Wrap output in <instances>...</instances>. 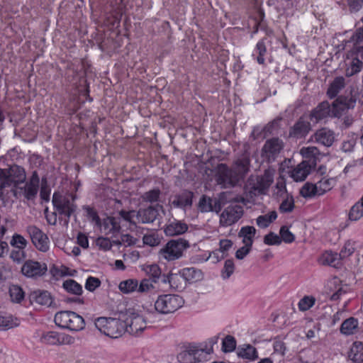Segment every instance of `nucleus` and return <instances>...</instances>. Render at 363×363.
Masks as SVG:
<instances>
[{
  "mask_svg": "<svg viewBox=\"0 0 363 363\" xmlns=\"http://www.w3.org/2000/svg\"><path fill=\"white\" fill-rule=\"evenodd\" d=\"M26 180V173L23 167L13 164L9 168H0V199L7 196V189L17 188L24 184Z\"/></svg>",
  "mask_w": 363,
  "mask_h": 363,
  "instance_id": "obj_1",
  "label": "nucleus"
},
{
  "mask_svg": "<svg viewBox=\"0 0 363 363\" xmlns=\"http://www.w3.org/2000/svg\"><path fill=\"white\" fill-rule=\"evenodd\" d=\"M96 328L111 338H118L125 333L124 321L113 318L100 317L96 320Z\"/></svg>",
  "mask_w": 363,
  "mask_h": 363,
  "instance_id": "obj_2",
  "label": "nucleus"
},
{
  "mask_svg": "<svg viewBox=\"0 0 363 363\" xmlns=\"http://www.w3.org/2000/svg\"><path fill=\"white\" fill-rule=\"evenodd\" d=\"M190 247L188 240L178 238L168 241L159 251V256L168 262L180 259L184 252Z\"/></svg>",
  "mask_w": 363,
  "mask_h": 363,
  "instance_id": "obj_3",
  "label": "nucleus"
},
{
  "mask_svg": "<svg viewBox=\"0 0 363 363\" xmlns=\"http://www.w3.org/2000/svg\"><path fill=\"white\" fill-rule=\"evenodd\" d=\"M274 170L268 169L261 176H251L247 179L245 188L254 195L264 194L274 181Z\"/></svg>",
  "mask_w": 363,
  "mask_h": 363,
  "instance_id": "obj_4",
  "label": "nucleus"
},
{
  "mask_svg": "<svg viewBox=\"0 0 363 363\" xmlns=\"http://www.w3.org/2000/svg\"><path fill=\"white\" fill-rule=\"evenodd\" d=\"M54 320L59 327L74 331L81 330L85 326L84 318L72 311H60L55 314Z\"/></svg>",
  "mask_w": 363,
  "mask_h": 363,
  "instance_id": "obj_5",
  "label": "nucleus"
},
{
  "mask_svg": "<svg viewBox=\"0 0 363 363\" xmlns=\"http://www.w3.org/2000/svg\"><path fill=\"white\" fill-rule=\"evenodd\" d=\"M184 303V299L179 295L163 294L157 297L155 308L161 314H169L177 311Z\"/></svg>",
  "mask_w": 363,
  "mask_h": 363,
  "instance_id": "obj_6",
  "label": "nucleus"
},
{
  "mask_svg": "<svg viewBox=\"0 0 363 363\" xmlns=\"http://www.w3.org/2000/svg\"><path fill=\"white\" fill-rule=\"evenodd\" d=\"M75 196H64L60 193L55 192L52 196V203L54 208L60 215L67 217V222L75 213L77 206L74 203Z\"/></svg>",
  "mask_w": 363,
  "mask_h": 363,
  "instance_id": "obj_7",
  "label": "nucleus"
},
{
  "mask_svg": "<svg viewBox=\"0 0 363 363\" xmlns=\"http://www.w3.org/2000/svg\"><path fill=\"white\" fill-rule=\"evenodd\" d=\"M40 179L36 172H33L28 182L23 186L19 185L17 188L11 189L13 196L16 199L24 197L28 201L34 200L39 190Z\"/></svg>",
  "mask_w": 363,
  "mask_h": 363,
  "instance_id": "obj_8",
  "label": "nucleus"
},
{
  "mask_svg": "<svg viewBox=\"0 0 363 363\" xmlns=\"http://www.w3.org/2000/svg\"><path fill=\"white\" fill-rule=\"evenodd\" d=\"M212 352V349L207 351L199 348L196 345H189L177 355L178 361L181 363H196L206 359L208 354Z\"/></svg>",
  "mask_w": 363,
  "mask_h": 363,
  "instance_id": "obj_9",
  "label": "nucleus"
},
{
  "mask_svg": "<svg viewBox=\"0 0 363 363\" xmlns=\"http://www.w3.org/2000/svg\"><path fill=\"white\" fill-rule=\"evenodd\" d=\"M357 103V97L352 94L350 96L341 95L332 103V115L340 118L345 114L348 110L353 109Z\"/></svg>",
  "mask_w": 363,
  "mask_h": 363,
  "instance_id": "obj_10",
  "label": "nucleus"
},
{
  "mask_svg": "<svg viewBox=\"0 0 363 363\" xmlns=\"http://www.w3.org/2000/svg\"><path fill=\"white\" fill-rule=\"evenodd\" d=\"M124 320L125 333L132 335H138L146 328V322L139 313L128 310Z\"/></svg>",
  "mask_w": 363,
  "mask_h": 363,
  "instance_id": "obj_11",
  "label": "nucleus"
},
{
  "mask_svg": "<svg viewBox=\"0 0 363 363\" xmlns=\"http://www.w3.org/2000/svg\"><path fill=\"white\" fill-rule=\"evenodd\" d=\"M216 180L218 184L225 188L234 186L239 182L233 169L223 163L217 166Z\"/></svg>",
  "mask_w": 363,
  "mask_h": 363,
  "instance_id": "obj_12",
  "label": "nucleus"
},
{
  "mask_svg": "<svg viewBox=\"0 0 363 363\" xmlns=\"http://www.w3.org/2000/svg\"><path fill=\"white\" fill-rule=\"evenodd\" d=\"M243 213V208L241 206H229L220 215V225L223 227L230 226L237 223Z\"/></svg>",
  "mask_w": 363,
  "mask_h": 363,
  "instance_id": "obj_13",
  "label": "nucleus"
},
{
  "mask_svg": "<svg viewBox=\"0 0 363 363\" xmlns=\"http://www.w3.org/2000/svg\"><path fill=\"white\" fill-rule=\"evenodd\" d=\"M27 232L33 244L38 250L45 252L49 250V239L41 230L35 225H30L27 228Z\"/></svg>",
  "mask_w": 363,
  "mask_h": 363,
  "instance_id": "obj_14",
  "label": "nucleus"
},
{
  "mask_svg": "<svg viewBox=\"0 0 363 363\" xmlns=\"http://www.w3.org/2000/svg\"><path fill=\"white\" fill-rule=\"evenodd\" d=\"M48 270L46 264L28 259L21 267L22 274L30 278H35L44 275Z\"/></svg>",
  "mask_w": 363,
  "mask_h": 363,
  "instance_id": "obj_15",
  "label": "nucleus"
},
{
  "mask_svg": "<svg viewBox=\"0 0 363 363\" xmlns=\"http://www.w3.org/2000/svg\"><path fill=\"white\" fill-rule=\"evenodd\" d=\"M283 148V142L279 138L267 140L262 150V156L271 162L274 161Z\"/></svg>",
  "mask_w": 363,
  "mask_h": 363,
  "instance_id": "obj_16",
  "label": "nucleus"
},
{
  "mask_svg": "<svg viewBox=\"0 0 363 363\" xmlns=\"http://www.w3.org/2000/svg\"><path fill=\"white\" fill-rule=\"evenodd\" d=\"M162 206H150L147 208H140L136 213L137 222L141 223H152L159 216V209H162Z\"/></svg>",
  "mask_w": 363,
  "mask_h": 363,
  "instance_id": "obj_17",
  "label": "nucleus"
},
{
  "mask_svg": "<svg viewBox=\"0 0 363 363\" xmlns=\"http://www.w3.org/2000/svg\"><path fill=\"white\" fill-rule=\"evenodd\" d=\"M313 138L316 143L325 147L332 146L335 140L334 131L328 128L317 130Z\"/></svg>",
  "mask_w": 363,
  "mask_h": 363,
  "instance_id": "obj_18",
  "label": "nucleus"
},
{
  "mask_svg": "<svg viewBox=\"0 0 363 363\" xmlns=\"http://www.w3.org/2000/svg\"><path fill=\"white\" fill-rule=\"evenodd\" d=\"M313 169L314 167L310 165L308 162L303 161L290 172V176L296 182H302L306 179Z\"/></svg>",
  "mask_w": 363,
  "mask_h": 363,
  "instance_id": "obj_19",
  "label": "nucleus"
},
{
  "mask_svg": "<svg viewBox=\"0 0 363 363\" xmlns=\"http://www.w3.org/2000/svg\"><path fill=\"white\" fill-rule=\"evenodd\" d=\"M250 160L247 157L238 159L233 164L232 169L238 182L243 179L250 169Z\"/></svg>",
  "mask_w": 363,
  "mask_h": 363,
  "instance_id": "obj_20",
  "label": "nucleus"
},
{
  "mask_svg": "<svg viewBox=\"0 0 363 363\" xmlns=\"http://www.w3.org/2000/svg\"><path fill=\"white\" fill-rule=\"evenodd\" d=\"M193 193L189 191H184L181 194H176L171 201L172 206L177 208H185L192 205Z\"/></svg>",
  "mask_w": 363,
  "mask_h": 363,
  "instance_id": "obj_21",
  "label": "nucleus"
},
{
  "mask_svg": "<svg viewBox=\"0 0 363 363\" xmlns=\"http://www.w3.org/2000/svg\"><path fill=\"white\" fill-rule=\"evenodd\" d=\"M300 153L303 157L306 159L305 161L308 162L310 165L314 168L315 167L317 162L320 160L321 156L320 152L315 146L303 147L300 150Z\"/></svg>",
  "mask_w": 363,
  "mask_h": 363,
  "instance_id": "obj_22",
  "label": "nucleus"
},
{
  "mask_svg": "<svg viewBox=\"0 0 363 363\" xmlns=\"http://www.w3.org/2000/svg\"><path fill=\"white\" fill-rule=\"evenodd\" d=\"M101 230L106 235L118 233L121 230L119 218L115 217H107L103 220L102 223L99 225Z\"/></svg>",
  "mask_w": 363,
  "mask_h": 363,
  "instance_id": "obj_23",
  "label": "nucleus"
},
{
  "mask_svg": "<svg viewBox=\"0 0 363 363\" xmlns=\"http://www.w3.org/2000/svg\"><path fill=\"white\" fill-rule=\"evenodd\" d=\"M330 112V105L327 101H324L318 104L310 114V118L315 123L327 118Z\"/></svg>",
  "mask_w": 363,
  "mask_h": 363,
  "instance_id": "obj_24",
  "label": "nucleus"
},
{
  "mask_svg": "<svg viewBox=\"0 0 363 363\" xmlns=\"http://www.w3.org/2000/svg\"><path fill=\"white\" fill-rule=\"evenodd\" d=\"M31 303H35L39 305L51 306L52 298L50 294L47 291L37 290L32 291L29 296Z\"/></svg>",
  "mask_w": 363,
  "mask_h": 363,
  "instance_id": "obj_25",
  "label": "nucleus"
},
{
  "mask_svg": "<svg viewBox=\"0 0 363 363\" xmlns=\"http://www.w3.org/2000/svg\"><path fill=\"white\" fill-rule=\"evenodd\" d=\"M345 77H337L330 83L326 94L328 96V98L334 99L345 87Z\"/></svg>",
  "mask_w": 363,
  "mask_h": 363,
  "instance_id": "obj_26",
  "label": "nucleus"
},
{
  "mask_svg": "<svg viewBox=\"0 0 363 363\" xmlns=\"http://www.w3.org/2000/svg\"><path fill=\"white\" fill-rule=\"evenodd\" d=\"M183 279L189 283H195L203 279V273L196 267H186L180 270Z\"/></svg>",
  "mask_w": 363,
  "mask_h": 363,
  "instance_id": "obj_27",
  "label": "nucleus"
},
{
  "mask_svg": "<svg viewBox=\"0 0 363 363\" xmlns=\"http://www.w3.org/2000/svg\"><path fill=\"white\" fill-rule=\"evenodd\" d=\"M310 130V123L303 118H300L291 128L290 135L298 138H302L305 136Z\"/></svg>",
  "mask_w": 363,
  "mask_h": 363,
  "instance_id": "obj_28",
  "label": "nucleus"
},
{
  "mask_svg": "<svg viewBox=\"0 0 363 363\" xmlns=\"http://www.w3.org/2000/svg\"><path fill=\"white\" fill-rule=\"evenodd\" d=\"M188 230L186 223L181 221H173L167 224L164 228V233L167 236H177L184 233Z\"/></svg>",
  "mask_w": 363,
  "mask_h": 363,
  "instance_id": "obj_29",
  "label": "nucleus"
},
{
  "mask_svg": "<svg viewBox=\"0 0 363 363\" xmlns=\"http://www.w3.org/2000/svg\"><path fill=\"white\" fill-rule=\"evenodd\" d=\"M64 335H60L55 331H49L42 335L40 342L43 344L55 345H61L64 342Z\"/></svg>",
  "mask_w": 363,
  "mask_h": 363,
  "instance_id": "obj_30",
  "label": "nucleus"
},
{
  "mask_svg": "<svg viewBox=\"0 0 363 363\" xmlns=\"http://www.w3.org/2000/svg\"><path fill=\"white\" fill-rule=\"evenodd\" d=\"M238 356L242 359L254 361L258 358L256 348L251 345H243L238 349Z\"/></svg>",
  "mask_w": 363,
  "mask_h": 363,
  "instance_id": "obj_31",
  "label": "nucleus"
},
{
  "mask_svg": "<svg viewBox=\"0 0 363 363\" xmlns=\"http://www.w3.org/2000/svg\"><path fill=\"white\" fill-rule=\"evenodd\" d=\"M340 259L339 254L327 251L320 257L318 262L321 265L336 267L339 264Z\"/></svg>",
  "mask_w": 363,
  "mask_h": 363,
  "instance_id": "obj_32",
  "label": "nucleus"
},
{
  "mask_svg": "<svg viewBox=\"0 0 363 363\" xmlns=\"http://www.w3.org/2000/svg\"><path fill=\"white\" fill-rule=\"evenodd\" d=\"M349 357L354 363H362L363 362V343L354 342L350 349Z\"/></svg>",
  "mask_w": 363,
  "mask_h": 363,
  "instance_id": "obj_33",
  "label": "nucleus"
},
{
  "mask_svg": "<svg viewBox=\"0 0 363 363\" xmlns=\"http://www.w3.org/2000/svg\"><path fill=\"white\" fill-rule=\"evenodd\" d=\"M256 229L253 226L242 227L238 233V236L242 238V242L246 246H251L253 243V238L255 237Z\"/></svg>",
  "mask_w": 363,
  "mask_h": 363,
  "instance_id": "obj_34",
  "label": "nucleus"
},
{
  "mask_svg": "<svg viewBox=\"0 0 363 363\" xmlns=\"http://www.w3.org/2000/svg\"><path fill=\"white\" fill-rule=\"evenodd\" d=\"M357 50V56L352 58L350 62L351 68L350 75L359 72L363 67V47H356Z\"/></svg>",
  "mask_w": 363,
  "mask_h": 363,
  "instance_id": "obj_35",
  "label": "nucleus"
},
{
  "mask_svg": "<svg viewBox=\"0 0 363 363\" xmlns=\"http://www.w3.org/2000/svg\"><path fill=\"white\" fill-rule=\"evenodd\" d=\"M358 320L354 318L346 319L341 325L340 332L346 335H353L357 333Z\"/></svg>",
  "mask_w": 363,
  "mask_h": 363,
  "instance_id": "obj_36",
  "label": "nucleus"
},
{
  "mask_svg": "<svg viewBox=\"0 0 363 363\" xmlns=\"http://www.w3.org/2000/svg\"><path fill=\"white\" fill-rule=\"evenodd\" d=\"M336 180L334 178H322L316 183L318 187V195L320 196L330 191L335 185Z\"/></svg>",
  "mask_w": 363,
  "mask_h": 363,
  "instance_id": "obj_37",
  "label": "nucleus"
},
{
  "mask_svg": "<svg viewBox=\"0 0 363 363\" xmlns=\"http://www.w3.org/2000/svg\"><path fill=\"white\" fill-rule=\"evenodd\" d=\"M62 287L67 293L74 295H81L83 291L82 285L71 279L65 280L62 284Z\"/></svg>",
  "mask_w": 363,
  "mask_h": 363,
  "instance_id": "obj_38",
  "label": "nucleus"
},
{
  "mask_svg": "<svg viewBox=\"0 0 363 363\" xmlns=\"http://www.w3.org/2000/svg\"><path fill=\"white\" fill-rule=\"evenodd\" d=\"M138 282L136 279H129L121 281L118 288L123 294H130L137 290Z\"/></svg>",
  "mask_w": 363,
  "mask_h": 363,
  "instance_id": "obj_39",
  "label": "nucleus"
},
{
  "mask_svg": "<svg viewBox=\"0 0 363 363\" xmlns=\"http://www.w3.org/2000/svg\"><path fill=\"white\" fill-rule=\"evenodd\" d=\"M277 212L275 211H272L267 214L259 216L257 218V224L260 228H267L272 222H273L277 218Z\"/></svg>",
  "mask_w": 363,
  "mask_h": 363,
  "instance_id": "obj_40",
  "label": "nucleus"
},
{
  "mask_svg": "<svg viewBox=\"0 0 363 363\" xmlns=\"http://www.w3.org/2000/svg\"><path fill=\"white\" fill-rule=\"evenodd\" d=\"M143 270L154 282H157L162 273L160 267L156 264L145 265Z\"/></svg>",
  "mask_w": 363,
  "mask_h": 363,
  "instance_id": "obj_41",
  "label": "nucleus"
},
{
  "mask_svg": "<svg viewBox=\"0 0 363 363\" xmlns=\"http://www.w3.org/2000/svg\"><path fill=\"white\" fill-rule=\"evenodd\" d=\"M160 195L161 191L158 188H155L145 192L141 198L143 201L152 203L159 201Z\"/></svg>",
  "mask_w": 363,
  "mask_h": 363,
  "instance_id": "obj_42",
  "label": "nucleus"
},
{
  "mask_svg": "<svg viewBox=\"0 0 363 363\" xmlns=\"http://www.w3.org/2000/svg\"><path fill=\"white\" fill-rule=\"evenodd\" d=\"M284 200L281 203L279 206V211L281 213H290L294 208V200L292 196L286 195V196L283 197Z\"/></svg>",
  "mask_w": 363,
  "mask_h": 363,
  "instance_id": "obj_43",
  "label": "nucleus"
},
{
  "mask_svg": "<svg viewBox=\"0 0 363 363\" xmlns=\"http://www.w3.org/2000/svg\"><path fill=\"white\" fill-rule=\"evenodd\" d=\"M212 198L206 195H203L198 203V209L201 213H207L212 211L213 207L211 205Z\"/></svg>",
  "mask_w": 363,
  "mask_h": 363,
  "instance_id": "obj_44",
  "label": "nucleus"
},
{
  "mask_svg": "<svg viewBox=\"0 0 363 363\" xmlns=\"http://www.w3.org/2000/svg\"><path fill=\"white\" fill-rule=\"evenodd\" d=\"M300 194L302 196L305 198L312 197L318 195L317 184H313L311 183L305 184L304 186L301 188Z\"/></svg>",
  "mask_w": 363,
  "mask_h": 363,
  "instance_id": "obj_45",
  "label": "nucleus"
},
{
  "mask_svg": "<svg viewBox=\"0 0 363 363\" xmlns=\"http://www.w3.org/2000/svg\"><path fill=\"white\" fill-rule=\"evenodd\" d=\"M9 294L13 302L19 303L24 298V292L23 289L17 285H13L10 287Z\"/></svg>",
  "mask_w": 363,
  "mask_h": 363,
  "instance_id": "obj_46",
  "label": "nucleus"
},
{
  "mask_svg": "<svg viewBox=\"0 0 363 363\" xmlns=\"http://www.w3.org/2000/svg\"><path fill=\"white\" fill-rule=\"evenodd\" d=\"M363 217V205L360 202L356 203L351 208L349 218L351 220H358Z\"/></svg>",
  "mask_w": 363,
  "mask_h": 363,
  "instance_id": "obj_47",
  "label": "nucleus"
},
{
  "mask_svg": "<svg viewBox=\"0 0 363 363\" xmlns=\"http://www.w3.org/2000/svg\"><path fill=\"white\" fill-rule=\"evenodd\" d=\"M9 257L16 264L22 263L26 257L25 249L14 248L10 252Z\"/></svg>",
  "mask_w": 363,
  "mask_h": 363,
  "instance_id": "obj_48",
  "label": "nucleus"
},
{
  "mask_svg": "<svg viewBox=\"0 0 363 363\" xmlns=\"http://www.w3.org/2000/svg\"><path fill=\"white\" fill-rule=\"evenodd\" d=\"M10 245L13 248L25 249L28 245V241L20 234H14L10 241Z\"/></svg>",
  "mask_w": 363,
  "mask_h": 363,
  "instance_id": "obj_49",
  "label": "nucleus"
},
{
  "mask_svg": "<svg viewBox=\"0 0 363 363\" xmlns=\"http://www.w3.org/2000/svg\"><path fill=\"white\" fill-rule=\"evenodd\" d=\"M255 52L258 55L257 57V62L260 65H263L264 63V56L267 52L266 45L263 40L257 43Z\"/></svg>",
  "mask_w": 363,
  "mask_h": 363,
  "instance_id": "obj_50",
  "label": "nucleus"
},
{
  "mask_svg": "<svg viewBox=\"0 0 363 363\" xmlns=\"http://www.w3.org/2000/svg\"><path fill=\"white\" fill-rule=\"evenodd\" d=\"M143 241L145 245L150 247H155L160 243V238L157 234L152 233L145 235L143 238Z\"/></svg>",
  "mask_w": 363,
  "mask_h": 363,
  "instance_id": "obj_51",
  "label": "nucleus"
},
{
  "mask_svg": "<svg viewBox=\"0 0 363 363\" xmlns=\"http://www.w3.org/2000/svg\"><path fill=\"white\" fill-rule=\"evenodd\" d=\"M167 279L172 287L177 290L183 289V285L179 283V281L183 279L180 272L179 274H170Z\"/></svg>",
  "mask_w": 363,
  "mask_h": 363,
  "instance_id": "obj_52",
  "label": "nucleus"
},
{
  "mask_svg": "<svg viewBox=\"0 0 363 363\" xmlns=\"http://www.w3.org/2000/svg\"><path fill=\"white\" fill-rule=\"evenodd\" d=\"M235 347V339L231 335L226 336L225 338L223 340V350L225 352H233Z\"/></svg>",
  "mask_w": 363,
  "mask_h": 363,
  "instance_id": "obj_53",
  "label": "nucleus"
},
{
  "mask_svg": "<svg viewBox=\"0 0 363 363\" xmlns=\"http://www.w3.org/2000/svg\"><path fill=\"white\" fill-rule=\"evenodd\" d=\"M279 234L281 241H284L286 243H291L295 240L294 235L289 231L286 226H282L280 228Z\"/></svg>",
  "mask_w": 363,
  "mask_h": 363,
  "instance_id": "obj_54",
  "label": "nucleus"
},
{
  "mask_svg": "<svg viewBox=\"0 0 363 363\" xmlns=\"http://www.w3.org/2000/svg\"><path fill=\"white\" fill-rule=\"evenodd\" d=\"M315 303V298L312 296H304L298 303V308L301 311H306Z\"/></svg>",
  "mask_w": 363,
  "mask_h": 363,
  "instance_id": "obj_55",
  "label": "nucleus"
},
{
  "mask_svg": "<svg viewBox=\"0 0 363 363\" xmlns=\"http://www.w3.org/2000/svg\"><path fill=\"white\" fill-rule=\"evenodd\" d=\"M235 265L232 259H227L225 262L223 269H222V277L223 279H228L234 272Z\"/></svg>",
  "mask_w": 363,
  "mask_h": 363,
  "instance_id": "obj_56",
  "label": "nucleus"
},
{
  "mask_svg": "<svg viewBox=\"0 0 363 363\" xmlns=\"http://www.w3.org/2000/svg\"><path fill=\"white\" fill-rule=\"evenodd\" d=\"M264 242L268 245H278L281 244V239L277 234L271 232L264 236Z\"/></svg>",
  "mask_w": 363,
  "mask_h": 363,
  "instance_id": "obj_57",
  "label": "nucleus"
},
{
  "mask_svg": "<svg viewBox=\"0 0 363 363\" xmlns=\"http://www.w3.org/2000/svg\"><path fill=\"white\" fill-rule=\"evenodd\" d=\"M354 251V245L350 242L347 241L345 242L344 247L341 250L339 257L340 259H345L350 256Z\"/></svg>",
  "mask_w": 363,
  "mask_h": 363,
  "instance_id": "obj_58",
  "label": "nucleus"
},
{
  "mask_svg": "<svg viewBox=\"0 0 363 363\" xmlns=\"http://www.w3.org/2000/svg\"><path fill=\"white\" fill-rule=\"evenodd\" d=\"M101 285L99 279L93 277H89L86 281L85 288L89 291H94L96 288Z\"/></svg>",
  "mask_w": 363,
  "mask_h": 363,
  "instance_id": "obj_59",
  "label": "nucleus"
},
{
  "mask_svg": "<svg viewBox=\"0 0 363 363\" xmlns=\"http://www.w3.org/2000/svg\"><path fill=\"white\" fill-rule=\"evenodd\" d=\"M274 194L279 197H285L286 195H289L286 191L285 182L283 179L277 181Z\"/></svg>",
  "mask_w": 363,
  "mask_h": 363,
  "instance_id": "obj_60",
  "label": "nucleus"
},
{
  "mask_svg": "<svg viewBox=\"0 0 363 363\" xmlns=\"http://www.w3.org/2000/svg\"><path fill=\"white\" fill-rule=\"evenodd\" d=\"M84 210L86 211V216L89 219L94 221L96 225H100V218L94 208L89 206H84Z\"/></svg>",
  "mask_w": 363,
  "mask_h": 363,
  "instance_id": "obj_61",
  "label": "nucleus"
},
{
  "mask_svg": "<svg viewBox=\"0 0 363 363\" xmlns=\"http://www.w3.org/2000/svg\"><path fill=\"white\" fill-rule=\"evenodd\" d=\"M136 213L137 212L135 211H121L119 212L120 216L125 220V221H128L130 223H135V221L134 220V218H136Z\"/></svg>",
  "mask_w": 363,
  "mask_h": 363,
  "instance_id": "obj_62",
  "label": "nucleus"
},
{
  "mask_svg": "<svg viewBox=\"0 0 363 363\" xmlns=\"http://www.w3.org/2000/svg\"><path fill=\"white\" fill-rule=\"evenodd\" d=\"M14 323L10 316H4L0 315V330H6L13 328Z\"/></svg>",
  "mask_w": 363,
  "mask_h": 363,
  "instance_id": "obj_63",
  "label": "nucleus"
},
{
  "mask_svg": "<svg viewBox=\"0 0 363 363\" xmlns=\"http://www.w3.org/2000/svg\"><path fill=\"white\" fill-rule=\"evenodd\" d=\"M351 42H352L354 45L363 43V26L356 30L355 33L351 37Z\"/></svg>",
  "mask_w": 363,
  "mask_h": 363,
  "instance_id": "obj_64",
  "label": "nucleus"
}]
</instances>
